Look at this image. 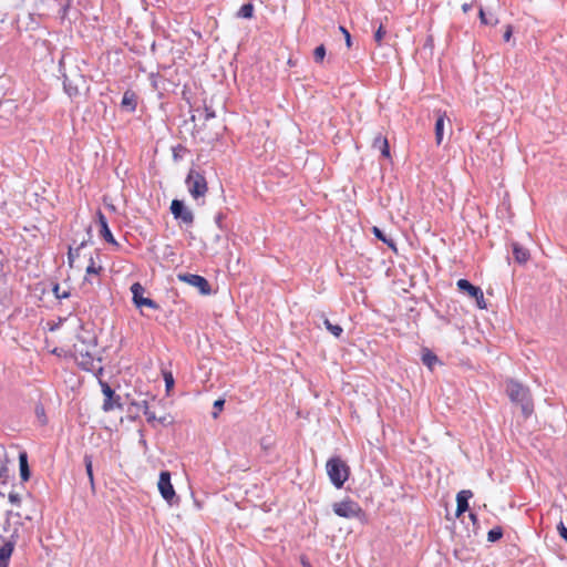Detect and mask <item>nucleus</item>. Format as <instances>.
<instances>
[{
	"label": "nucleus",
	"mask_w": 567,
	"mask_h": 567,
	"mask_svg": "<svg viewBox=\"0 0 567 567\" xmlns=\"http://www.w3.org/2000/svg\"><path fill=\"white\" fill-rule=\"evenodd\" d=\"M19 467H20V477L22 482L29 481L31 473L28 464V454L27 452H20L19 454Z\"/></svg>",
	"instance_id": "18"
},
{
	"label": "nucleus",
	"mask_w": 567,
	"mask_h": 567,
	"mask_svg": "<svg viewBox=\"0 0 567 567\" xmlns=\"http://www.w3.org/2000/svg\"><path fill=\"white\" fill-rule=\"evenodd\" d=\"M326 56V48L323 44L318 45L313 51V59L317 63H322Z\"/></svg>",
	"instance_id": "28"
},
{
	"label": "nucleus",
	"mask_w": 567,
	"mask_h": 567,
	"mask_svg": "<svg viewBox=\"0 0 567 567\" xmlns=\"http://www.w3.org/2000/svg\"><path fill=\"white\" fill-rule=\"evenodd\" d=\"M471 518L474 520L476 517L474 514H471Z\"/></svg>",
	"instance_id": "45"
},
{
	"label": "nucleus",
	"mask_w": 567,
	"mask_h": 567,
	"mask_svg": "<svg viewBox=\"0 0 567 567\" xmlns=\"http://www.w3.org/2000/svg\"><path fill=\"white\" fill-rule=\"evenodd\" d=\"M64 87H65V91L68 92V94L70 96H73V95H76L78 94V90L76 89H72L70 85H68L66 83L64 84Z\"/></svg>",
	"instance_id": "39"
},
{
	"label": "nucleus",
	"mask_w": 567,
	"mask_h": 567,
	"mask_svg": "<svg viewBox=\"0 0 567 567\" xmlns=\"http://www.w3.org/2000/svg\"><path fill=\"white\" fill-rule=\"evenodd\" d=\"M157 488L161 496L168 503L174 504V499L177 501L174 486L171 482V473L168 471H162L157 483Z\"/></svg>",
	"instance_id": "8"
},
{
	"label": "nucleus",
	"mask_w": 567,
	"mask_h": 567,
	"mask_svg": "<svg viewBox=\"0 0 567 567\" xmlns=\"http://www.w3.org/2000/svg\"><path fill=\"white\" fill-rule=\"evenodd\" d=\"M177 279L192 287H195L204 296H208L212 293L210 285L208 280L203 276L195 274H178Z\"/></svg>",
	"instance_id": "6"
},
{
	"label": "nucleus",
	"mask_w": 567,
	"mask_h": 567,
	"mask_svg": "<svg viewBox=\"0 0 567 567\" xmlns=\"http://www.w3.org/2000/svg\"><path fill=\"white\" fill-rule=\"evenodd\" d=\"M121 105L123 109H125L130 112H134L137 106V96H136L135 92H133L131 90L125 91L123 94V97H122Z\"/></svg>",
	"instance_id": "17"
},
{
	"label": "nucleus",
	"mask_w": 567,
	"mask_h": 567,
	"mask_svg": "<svg viewBox=\"0 0 567 567\" xmlns=\"http://www.w3.org/2000/svg\"><path fill=\"white\" fill-rule=\"evenodd\" d=\"M512 34H513V28H512L511 24H508V25H506V30H505L504 35H503L504 40L506 42L509 41L511 38H512Z\"/></svg>",
	"instance_id": "38"
},
{
	"label": "nucleus",
	"mask_w": 567,
	"mask_h": 567,
	"mask_svg": "<svg viewBox=\"0 0 567 567\" xmlns=\"http://www.w3.org/2000/svg\"><path fill=\"white\" fill-rule=\"evenodd\" d=\"M326 470L331 483L337 488H341L350 475V467L339 456L329 458L326 464Z\"/></svg>",
	"instance_id": "2"
},
{
	"label": "nucleus",
	"mask_w": 567,
	"mask_h": 567,
	"mask_svg": "<svg viewBox=\"0 0 567 567\" xmlns=\"http://www.w3.org/2000/svg\"><path fill=\"white\" fill-rule=\"evenodd\" d=\"M339 31L343 34L347 47L351 48L352 42L350 32L343 25L339 27Z\"/></svg>",
	"instance_id": "34"
},
{
	"label": "nucleus",
	"mask_w": 567,
	"mask_h": 567,
	"mask_svg": "<svg viewBox=\"0 0 567 567\" xmlns=\"http://www.w3.org/2000/svg\"><path fill=\"white\" fill-rule=\"evenodd\" d=\"M9 480V468L7 465L2 464L0 465V483L7 484Z\"/></svg>",
	"instance_id": "30"
},
{
	"label": "nucleus",
	"mask_w": 567,
	"mask_h": 567,
	"mask_svg": "<svg viewBox=\"0 0 567 567\" xmlns=\"http://www.w3.org/2000/svg\"><path fill=\"white\" fill-rule=\"evenodd\" d=\"M456 286L460 291L467 293L470 297L474 298L476 301V306L480 309H486L487 305L484 298L483 290L480 287L472 285L466 279H458Z\"/></svg>",
	"instance_id": "9"
},
{
	"label": "nucleus",
	"mask_w": 567,
	"mask_h": 567,
	"mask_svg": "<svg viewBox=\"0 0 567 567\" xmlns=\"http://www.w3.org/2000/svg\"><path fill=\"white\" fill-rule=\"evenodd\" d=\"M82 246H83V244L80 247H76L74 249L72 247L69 248L68 260H69V266L71 268L74 267L75 258L80 256V251H81Z\"/></svg>",
	"instance_id": "27"
},
{
	"label": "nucleus",
	"mask_w": 567,
	"mask_h": 567,
	"mask_svg": "<svg viewBox=\"0 0 567 567\" xmlns=\"http://www.w3.org/2000/svg\"><path fill=\"white\" fill-rule=\"evenodd\" d=\"M372 146H373V148L380 150L382 156H384L385 158H390V156H391L390 145H389L388 138L385 136H383L382 134H378L373 138Z\"/></svg>",
	"instance_id": "16"
},
{
	"label": "nucleus",
	"mask_w": 567,
	"mask_h": 567,
	"mask_svg": "<svg viewBox=\"0 0 567 567\" xmlns=\"http://www.w3.org/2000/svg\"><path fill=\"white\" fill-rule=\"evenodd\" d=\"M333 513L339 517H343L347 519H359L363 520L365 518V513L360 506V504L350 497H346L344 499L333 503L332 505Z\"/></svg>",
	"instance_id": "3"
},
{
	"label": "nucleus",
	"mask_w": 567,
	"mask_h": 567,
	"mask_svg": "<svg viewBox=\"0 0 567 567\" xmlns=\"http://www.w3.org/2000/svg\"><path fill=\"white\" fill-rule=\"evenodd\" d=\"M53 291H54L56 298H59V299L68 298L70 296V293L66 291H60V287L58 285L54 287Z\"/></svg>",
	"instance_id": "37"
},
{
	"label": "nucleus",
	"mask_w": 567,
	"mask_h": 567,
	"mask_svg": "<svg viewBox=\"0 0 567 567\" xmlns=\"http://www.w3.org/2000/svg\"><path fill=\"white\" fill-rule=\"evenodd\" d=\"M9 502L12 504V505H17L19 506L20 503H21V498L19 496V494L17 493H10L9 494Z\"/></svg>",
	"instance_id": "36"
},
{
	"label": "nucleus",
	"mask_w": 567,
	"mask_h": 567,
	"mask_svg": "<svg viewBox=\"0 0 567 567\" xmlns=\"http://www.w3.org/2000/svg\"><path fill=\"white\" fill-rule=\"evenodd\" d=\"M513 254L514 258L518 264H525L529 259V251L525 247L520 246L518 243H513Z\"/></svg>",
	"instance_id": "19"
},
{
	"label": "nucleus",
	"mask_w": 567,
	"mask_h": 567,
	"mask_svg": "<svg viewBox=\"0 0 567 567\" xmlns=\"http://www.w3.org/2000/svg\"><path fill=\"white\" fill-rule=\"evenodd\" d=\"M158 421L163 423L165 421V417H161L158 419Z\"/></svg>",
	"instance_id": "44"
},
{
	"label": "nucleus",
	"mask_w": 567,
	"mask_h": 567,
	"mask_svg": "<svg viewBox=\"0 0 567 567\" xmlns=\"http://www.w3.org/2000/svg\"><path fill=\"white\" fill-rule=\"evenodd\" d=\"M84 464H85V470H86V474L89 476L90 483H91V485L93 487L94 486V475H93L92 456L85 455L84 456Z\"/></svg>",
	"instance_id": "23"
},
{
	"label": "nucleus",
	"mask_w": 567,
	"mask_h": 567,
	"mask_svg": "<svg viewBox=\"0 0 567 567\" xmlns=\"http://www.w3.org/2000/svg\"><path fill=\"white\" fill-rule=\"evenodd\" d=\"M164 381H165V385H166L167 392L171 391V389L174 386L173 374L171 372H165L164 373Z\"/></svg>",
	"instance_id": "32"
},
{
	"label": "nucleus",
	"mask_w": 567,
	"mask_h": 567,
	"mask_svg": "<svg viewBox=\"0 0 567 567\" xmlns=\"http://www.w3.org/2000/svg\"><path fill=\"white\" fill-rule=\"evenodd\" d=\"M326 328L337 338L341 337L343 329L339 324L331 323L328 319L324 320Z\"/></svg>",
	"instance_id": "26"
},
{
	"label": "nucleus",
	"mask_w": 567,
	"mask_h": 567,
	"mask_svg": "<svg viewBox=\"0 0 567 567\" xmlns=\"http://www.w3.org/2000/svg\"><path fill=\"white\" fill-rule=\"evenodd\" d=\"M103 270L101 252L99 250L90 252L87 256V266L85 267L84 282H89L90 285L100 282Z\"/></svg>",
	"instance_id": "5"
},
{
	"label": "nucleus",
	"mask_w": 567,
	"mask_h": 567,
	"mask_svg": "<svg viewBox=\"0 0 567 567\" xmlns=\"http://www.w3.org/2000/svg\"><path fill=\"white\" fill-rule=\"evenodd\" d=\"M102 392L105 396L103 402V410L105 412L112 411L115 408H121L120 404V396H115L114 391L111 389V386L107 383L102 384Z\"/></svg>",
	"instance_id": "12"
},
{
	"label": "nucleus",
	"mask_w": 567,
	"mask_h": 567,
	"mask_svg": "<svg viewBox=\"0 0 567 567\" xmlns=\"http://www.w3.org/2000/svg\"><path fill=\"white\" fill-rule=\"evenodd\" d=\"M473 496L470 489H463L456 495V516L460 517L468 509V499Z\"/></svg>",
	"instance_id": "14"
},
{
	"label": "nucleus",
	"mask_w": 567,
	"mask_h": 567,
	"mask_svg": "<svg viewBox=\"0 0 567 567\" xmlns=\"http://www.w3.org/2000/svg\"><path fill=\"white\" fill-rule=\"evenodd\" d=\"M96 217H97V223H99V226H100V235H101V237H103L107 243H110V244H112L114 246H118V243L115 240L112 231L109 228L106 217L102 213V210H100V209L97 210Z\"/></svg>",
	"instance_id": "13"
},
{
	"label": "nucleus",
	"mask_w": 567,
	"mask_h": 567,
	"mask_svg": "<svg viewBox=\"0 0 567 567\" xmlns=\"http://www.w3.org/2000/svg\"><path fill=\"white\" fill-rule=\"evenodd\" d=\"M372 233H373V235H374L378 239H380L381 241H383V243H384L389 248H391V249H393L394 251H396V246H395L394 240H393V239H391V238H388V237L382 233V230H381L379 227H377V226L372 227Z\"/></svg>",
	"instance_id": "21"
},
{
	"label": "nucleus",
	"mask_w": 567,
	"mask_h": 567,
	"mask_svg": "<svg viewBox=\"0 0 567 567\" xmlns=\"http://www.w3.org/2000/svg\"><path fill=\"white\" fill-rule=\"evenodd\" d=\"M142 406H143L144 415L148 423H153L154 421L157 420L155 413L150 410L147 401H143Z\"/></svg>",
	"instance_id": "29"
},
{
	"label": "nucleus",
	"mask_w": 567,
	"mask_h": 567,
	"mask_svg": "<svg viewBox=\"0 0 567 567\" xmlns=\"http://www.w3.org/2000/svg\"><path fill=\"white\" fill-rule=\"evenodd\" d=\"M13 545L6 543L0 547V567H8L9 558L12 555Z\"/></svg>",
	"instance_id": "20"
},
{
	"label": "nucleus",
	"mask_w": 567,
	"mask_h": 567,
	"mask_svg": "<svg viewBox=\"0 0 567 567\" xmlns=\"http://www.w3.org/2000/svg\"><path fill=\"white\" fill-rule=\"evenodd\" d=\"M503 537V528L496 526L487 533V540L491 543L497 542Z\"/></svg>",
	"instance_id": "24"
},
{
	"label": "nucleus",
	"mask_w": 567,
	"mask_h": 567,
	"mask_svg": "<svg viewBox=\"0 0 567 567\" xmlns=\"http://www.w3.org/2000/svg\"><path fill=\"white\" fill-rule=\"evenodd\" d=\"M224 403H225L224 400H216L214 402V408L217 410L216 412L213 413L214 417L218 416V413L223 410Z\"/></svg>",
	"instance_id": "35"
},
{
	"label": "nucleus",
	"mask_w": 567,
	"mask_h": 567,
	"mask_svg": "<svg viewBox=\"0 0 567 567\" xmlns=\"http://www.w3.org/2000/svg\"><path fill=\"white\" fill-rule=\"evenodd\" d=\"M506 393L512 403L520 408L525 417H529L534 412V402L530 390L515 380H508L506 383Z\"/></svg>",
	"instance_id": "1"
},
{
	"label": "nucleus",
	"mask_w": 567,
	"mask_h": 567,
	"mask_svg": "<svg viewBox=\"0 0 567 567\" xmlns=\"http://www.w3.org/2000/svg\"><path fill=\"white\" fill-rule=\"evenodd\" d=\"M388 31L383 24V22H380L378 29L374 32V41L380 47L382 44L383 39L385 38Z\"/></svg>",
	"instance_id": "22"
},
{
	"label": "nucleus",
	"mask_w": 567,
	"mask_h": 567,
	"mask_svg": "<svg viewBox=\"0 0 567 567\" xmlns=\"http://www.w3.org/2000/svg\"><path fill=\"white\" fill-rule=\"evenodd\" d=\"M302 566H303V567H312V566L310 565V563H309V561H307V560H302Z\"/></svg>",
	"instance_id": "41"
},
{
	"label": "nucleus",
	"mask_w": 567,
	"mask_h": 567,
	"mask_svg": "<svg viewBox=\"0 0 567 567\" xmlns=\"http://www.w3.org/2000/svg\"><path fill=\"white\" fill-rule=\"evenodd\" d=\"M52 353L59 357H73L75 361L79 363V365L82 367L84 370L89 371L93 368V357L89 352L83 353L82 351H78L75 347L73 350L69 351H65L64 349L60 348H54L52 350Z\"/></svg>",
	"instance_id": "7"
},
{
	"label": "nucleus",
	"mask_w": 567,
	"mask_h": 567,
	"mask_svg": "<svg viewBox=\"0 0 567 567\" xmlns=\"http://www.w3.org/2000/svg\"><path fill=\"white\" fill-rule=\"evenodd\" d=\"M238 16L245 19H250L254 16V6L251 3H246L241 6L238 11Z\"/></svg>",
	"instance_id": "25"
},
{
	"label": "nucleus",
	"mask_w": 567,
	"mask_h": 567,
	"mask_svg": "<svg viewBox=\"0 0 567 567\" xmlns=\"http://www.w3.org/2000/svg\"><path fill=\"white\" fill-rule=\"evenodd\" d=\"M214 116V113L213 112H208L206 113V118H209V117H213Z\"/></svg>",
	"instance_id": "42"
},
{
	"label": "nucleus",
	"mask_w": 567,
	"mask_h": 567,
	"mask_svg": "<svg viewBox=\"0 0 567 567\" xmlns=\"http://www.w3.org/2000/svg\"><path fill=\"white\" fill-rule=\"evenodd\" d=\"M133 295V302L137 308L147 307L151 309H158V305L151 298L144 297L145 289L140 282H135L131 286Z\"/></svg>",
	"instance_id": "10"
},
{
	"label": "nucleus",
	"mask_w": 567,
	"mask_h": 567,
	"mask_svg": "<svg viewBox=\"0 0 567 567\" xmlns=\"http://www.w3.org/2000/svg\"><path fill=\"white\" fill-rule=\"evenodd\" d=\"M436 114H437V117H436V122H435L434 132H435V142L437 145H440L443 141L445 122H447L449 124H451V122L447 118L445 112L439 111V112H436Z\"/></svg>",
	"instance_id": "15"
},
{
	"label": "nucleus",
	"mask_w": 567,
	"mask_h": 567,
	"mask_svg": "<svg viewBox=\"0 0 567 567\" xmlns=\"http://www.w3.org/2000/svg\"><path fill=\"white\" fill-rule=\"evenodd\" d=\"M478 16H480V20L483 24H491V25H495L498 23V20L495 19L494 21H488L487 18H486V14L483 10V8L480 9V12H478Z\"/></svg>",
	"instance_id": "33"
},
{
	"label": "nucleus",
	"mask_w": 567,
	"mask_h": 567,
	"mask_svg": "<svg viewBox=\"0 0 567 567\" xmlns=\"http://www.w3.org/2000/svg\"><path fill=\"white\" fill-rule=\"evenodd\" d=\"M422 361L425 365L431 368L433 363L437 361V358L435 354L427 353L423 355Z\"/></svg>",
	"instance_id": "31"
},
{
	"label": "nucleus",
	"mask_w": 567,
	"mask_h": 567,
	"mask_svg": "<svg viewBox=\"0 0 567 567\" xmlns=\"http://www.w3.org/2000/svg\"><path fill=\"white\" fill-rule=\"evenodd\" d=\"M171 212L176 219H181L187 225L194 221L193 213L184 206L183 202L178 199H174L172 202Z\"/></svg>",
	"instance_id": "11"
},
{
	"label": "nucleus",
	"mask_w": 567,
	"mask_h": 567,
	"mask_svg": "<svg viewBox=\"0 0 567 567\" xmlns=\"http://www.w3.org/2000/svg\"><path fill=\"white\" fill-rule=\"evenodd\" d=\"M186 185L194 199L205 197L208 192V184L205 176L195 169L189 171L186 177Z\"/></svg>",
	"instance_id": "4"
},
{
	"label": "nucleus",
	"mask_w": 567,
	"mask_h": 567,
	"mask_svg": "<svg viewBox=\"0 0 567 567\" xmlns=\"http://www.w3.org/2000/svg\"><path fill=\"white\" fill-rule=\"evenodd\" d=\"M471 9H472V4H471V3H464V4L462 6V10H463L464 12H468Z\"/></svg>",
	"instance_id": "40"
},
{
	"label": "nucleus",
	"mask_w": 567,
	"mask_h": 567,
	"mask_svg": "<svg viewBox=\"0 0 567 567\" xmlns=\"http://www.w3.org/2000/svg\"><path fill=\"white\" fill-rule=\"evenodd\" d=\"M288 64H289V65H291V66H293V65H295V62H293L291 59H289V60H288Z\"/></svg>",
	"instance_id": "43"
}]
</instances>
